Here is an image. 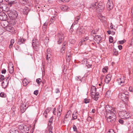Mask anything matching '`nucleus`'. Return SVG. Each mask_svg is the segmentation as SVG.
Here are the masks:
<instances>
[{"label": "nucleus", "mask_w": 133, "mask_h": 133, "mask_svg": "<svg viewBox=\"0 0 133 133\" xmlns=\"http://www.w3.org/2000/svg\"><path fill=\"white\" fill-rule=\"evenodd\" d=\"M6 30L8 31L13 33H14L15 31L14 28L12 26L9 25L7 26Z\"/></svg>", "instance_id": "14"}, {"label": "nucleus", "mask_w": 133, "mask_h": 133, "mask_svg": "<svg viewBox=\"0 0 133 133\" xmlns=\"http://www.w3.org/2000/svg\"><path fill=\"white\" fill-rule=\"evenodd\" d=\"M4 76L3 75H0V81H1L4 80Z\"/></svg>", "instance_id": "46"}, {"label": "nucleus", "mask_w": 133, "mask_h": 133, "mask_svg": "<svg viewBox=\"0 0 133 133\" xmlns=\"http://www.w3.org/2000/svg\"><path fill=\"white\" fill-rule=\"evenodd\" d=\"M49 38L48 37H46L44 40V41L45 43H47L48 42Z\"/></svg>", "instance_id": "50"}, {"label": "nucleus", "mask_w": 133, "mask_h": 133, "mask_svg": "<svg viewBox=\"0 0 133 133\" xmlns=\"http://www.w3.org/2000/svg\"><path fill=\"white\" fill-rule=\"evenodd\" d=\"M9 2L8 3V5L9 7H11L12 5L17 3L16 0H9Z\"/></svg>", "instance_id": "19"}, {"label": "nucleus", "mask_w": 133, "mask_h": 133, "mask_svg": "<svg viewBox=\"0 0 133 133\" xmlns=\"http://www.w3.org/2000/svg\"><path fill=\"white\" fill-rule=\"evenodd\" d=\"M67 7L65 6H62L61 7V9L63 11H65L67 10Z\"/></svg>", "instance_id": "40"}, {"label": "nucleus", "mask_w": 133, "mask_h": 133, "mask_svg": "<svg viewBox=\"0 0 133 133\" xmlns=\"http://www.w3.org/2000/svg\"><path fill=\"white\" fill-rule=\"evenodd\" d=\"M24 126H23L22 125H20L19 126L18 129L19 130H20L21 132H23V128Z\"/></svg>", "instance_id": "36"}, {"label": "nucleus", "mask_w": 133, "mask_h": 133, "mask_svg": "<svg viewBox=\"0 0 133 133\" xmlns=\"http://www.w3.org/2000/svg\"><path fill=\"white\" fill-rule=\"evenodd\" d=\"M54 119V117L53 116L51 117L49 119V122L50 123H52V121L53 120V119Z\"/></svg>", "instance_id": "48"}, {"label": "nucleus", "mask_w": 133, "mask_h": 133, "mask_svg": "<svg viewBox=\"0 0 133 133\" xmlns=\"http://www.w3.org/2000/svg\"><path fill=\"white\" fill-rule=\"evenodd\" d=\"M38 93V91L37 90L35 91L34 92V94L36 95H37Z\"/></svg>", "instance_id": "57"}, {"label": "nucleus", "mask_w": 133, "mask_h": 133, "mask_svg": "<svg viewBox=\"0 0 133 133\" xmlns=\"http://www.w3.org/2000/svg\"><path fill=\"white\" fill-rule=\"evenodd\" d=\"M125 40H122L121 41H119L118 42L120 44H123L125 43Z\"/></svg>", "instance_id": "51"}, {"label": "nucleus", "mask_w": 133, "mask_h": 133, "mask_svg": "<svg viewBox=\"0 0 133 133\" xmlns=\"http://www.w3.org/2000/svg\"><path fill=\"white\" fill-rule=\"evenodd\" d=\"M15 42V40L14 39H12L10 41V43L12 44H13Z\"/></svg>", "instance_id": "59"}, {"label": "nucleus", "mask_w": 133, "mask_h": 133, "mask_svg": "<svg viewBox=\"0 0 133 133\" xmlns=\"http://www.w3.org/2000/svg\"><path fill=\"white\" fill-rule=\"evenodd\" d=\"M25 41L24 39L23 38H20L18 41V44L20 45L24 43Z\"/></svg>", "instance_id": "23"}, {"label": "nucleus", "mask_w": 133, "mask_h": 133, "mask_svg": "<svg viewBox=\"0 0 133 133\" xmlns=\"http://www.w3.org/2000/svg\"><path fill=\"white\" fill-rule=\"evenodd\" d=\"M78 112L76 111L75 112H74L72 114V119H75L77 118L78 116Z\"/></svg>", "instance_id": "24"}, {"label": "nucleus", "mask_w": 133, "mask_h": 133, "mask_svg": "<svg viewBox=\"0 0 133 133\" xmlns=\"http://www.w3.org/2000/svg\"><path fill=\"white\" fill-rule=\"evenodd\" d=\"M85 32V30L82 27L78 28L76 31V34L79 35L84 34Z\"/></svg>", "instance_id": "9"}, {"label": "nucleus", "mask_w": 133, "mask_h": 133, "mask_svg": "<svg viewBox=\"0 0 133 133\" xmlns=\"http://www.w3.org/2000/svg\"><path fill=\"white\" fill-rule=\"evenodd\" d=\"M73 128L74 131H77V129L75 125H74L73 126Z\"/></svg>", "instance_id": "52"}, {"label": "nucleus", "mask_w": 133, "mask_h": 133, "mask_svg": "<svg viewBox=\"0 0 133 133\" xmlns=\"http://www.w3.org/2000/svg\"><path fill=\"white\" fill-rule=\"evenodd\" d=\"M96 88L94 86H92L91 87L90 91L91 92V95H92V94H94L95 93H96Z\"/></svg>", "instance_id": "21"}, {"label": "nucleus", "mask_w": 133, "mask_h": 133, "mask_svg": "<svg viewBox=\"0 0 133 133\" xmlns=\"http://www.w3.org/2000/svg\"><path fill=\"white\" fill-rule=\"evenodd\" d=\"M123 93L125 94V96H128L129 94V93L127 91L125 92H123Z\"/></svg>", "instance_id": "61"}, {"label": "nucleus", "mask_w": 133, "mask_h": 133, "mask_svg": "<svg viewBox=\"0 0 133 133\" xmlns=\"http://www.w3.org/2000/svg\"><path fill=\"white\" fill-rule=\"evenodd\" d=\"M94 39L98 43L101 40V37L100 36H95L94 38Z\"/></svg>", "instance_id": "20"}, {"label": "nucleus", "mask_w": 133, "mask_h": 133, "mask_svg": "<svg viewBox=\"0 0 133 133\" xmlns=\"http://www.w3.org/2000/svg\"><path fill=\"white\" fill-rule=\"evenodd\" d=\"M28 1V0H20V3L22 4H25Z\"/></svg>", "instance_id": "33"}, {"label": "nucleus", "mask_w": 133, "mask_h": 133, "mask_svg": "<svg viewBox=\"0 0 133 133\" xmlns=\"http://www.w3.org/2000/svg\"><path fill=\"white\" fill-rule=\"evenodd\" d=\"M9 72L10 74H12L14 71V66L12 64L10 63L9 64Z\"/></svg>", "instance_id": "18"}, {"label": "nucleus", "mask_w": 133, "mask_h": 133, "mask_svg": "<svg viewBox=\"0 0 133 133\" xmlns=\"http://www.w3.org/2000/svg\"><path fill=\"white\" fill-rule=\"evenodd\" d=\"M110 95V92L109 91H107L106 93L105 96L107 97H109Z\"/></svg>", "instance_id": "45"}, {"label": "nucleus", "mask_w": 133, "mask_h": 133, "mask_svg": "<svg viewBox=\"0 0 133 133\" xmlns=\"http://www.w3.org/2000/svg\"><path fill=\"white\" fill-rule=\"evenodd\" d=\"M24 14H26L28 13V8L27 7H25L22 8Z\"/></svg>", "instance_id": "29"}, {"label": "nucleus", "mask_w": 133, "mask_h": 133, "mask_svg": "<svg viewBox=\"0 0 133 133\" xmlns=\"http://www.w3.org/2000/svg\"><path fill=\"white\" fill-rule=\"evenodd\" d=\"M90 101V99H85L84 100V102L85 103H89Z\"/></svg>", "instance_id": "41"}, {"label": "nucleus", "mask_w": 133, "mask_h": 133, "mask_svg": "<svg viewBox=\"0 0 133 133\" xmlns=\"http://www.w3.org/2000/svg\"><path fill=\"white\" fill-rule=\"evenodd\" d=\"M109 41L111 43H112L113 42V37H109Z\"/></svg>", "instance_id": "53"}, {"label": "nucleus", "mask_w": 133, "mask_h": 133, "mask_svg": "<svg viewBox=\"0 0 133 133\" xmlns=\"http://www.w3.org/2000/svg\"><path fill=\"white\" fill-rule=\"evenodd\" d=\"M41 81V79L40 78H38L36 79V81L38 85H40Z\"/></svg>", "instance_id": "38"}, {"label": "nucleus", "mask_w": 133, "mask_h": 133, "mask_svg": "<svg viewBox=\"0 0 133 133\" xmlns=\"http://www.w3.org/2000/svg\"><path fill=\"white\" fill-rule=\"evenodd\" d=\"M119 97L123 101L127 100L128 98V96H125L123 92H122L119 94Z\"/></svg>", "instance_id": "8"}, {"label": "nucleus", "mask_w": 133, "mask_h": 133, "mask_svg": "<svg viewBox=\"0 0 133 133\" xmlns=\"http://www.w3.org/2000/svg\"><path fill=\"white\" fill-rule=\"evenodd\" d=\"M111 75L110 74H108L106 76L104 81L105 83H108L111 80Z\"/></svg>", "instance_id": "15"}, {"label": "nucleus", "mask_w": 133, "mask_h": 133, "mask_svg": "<svg viewBox=\"0 0 133 133\" xmlns=\"http://www.w3.org/2000/svg\"><path fill=\"white\" fill-rule=\"evenodd\" d=\"M8 15L9 18L12 19H15L18 16L17 12L15 10H10L8 11Z\"/></svg>", "instance_id": "2"}, {"label": "nucleus", "mask_w": 133, "mask_h": 133, "mask_svg": "<svg viewBox=\"0 0 133 133\" xmlns=\"http://www.w3.org/2000/svg\"><path fill=\"white\" fill-rule=\"evenodd\" d=\"M28 107V106L26 107V104H21L20 106V110L21 112L22 113L24 112Z\"/></svg>", "instance_id": "13"}, {"label": "nucleus", "mask_w": 133, "mask_h": 133, "mask_svg": "<svg viewBox=\"0 0 133 133\" xmlns=\"http://www.w3.org/2000/svg\"><path fill=\"white\" fill-rule=\"evenodd\" d=\"M99 18L102 22H103L105 20V17L101 15H100L99 16Z\"/></svg>", "instance_id": "30"}, {"label": "nucleus", "mask_w": 133, "mask_h": 133, "mask_svg": "<svg viewBox=\"0 0 133 133\" xmlns=\"http://www.w3.org/2000/svg\"><path fill=\"white\" fill-rule=\"evenodd\" d=\"M47 128L49 130H52V127L51 126H48Z\"/></svg>", "instance_id": "55"}, {"label": "nucleus", "mask_w": 133, "mask_h": 133, "mask_svg": "<svg viewBox=\"0 0 133 133\" xmlns=\"http://www.w3.org/2000/svg\"><path fill=\"white\" fill-rule=\"evenodd\" d=\"M9 133H19L18 130L15 128H12L9 130Z\"/></svg>", "instance_id": "22"}, {"label": "nucleus", "mask_w": 133, "mask_h": 133, "mask_svg": "<svg viewBox=\"0 0 133 133\" xmlns=\"http://www.w3.org/2000/svg\"><path fill=\"white\" fill-rule=\"evenodd\" d=\"M118 114L121 118L123 119H126L130 116L129 113L125 111H120L119 112Z\"/></svg>", "instance_id": "3"}, {"label": "nucleus", "mask_w": 133, "mask_h": 133, "mask_svg": "<svg viewBox=\"0 0 133 133\" xmlns=\"http://www.w3.org/2000/svg\"><path fill=\"white\" fill-rule=\"evenodd\" d=\"M126 79V78L124 76H123L121 78L118 79L117 81L118 84L122 86L124 85Z\"/></svg>", "instance_id": "6"}, {"label": "nucleus", "mask_w": 133, "mask_h": 133, "mask_svg": "<svg viewBox=\"0 0 133 133\" xmlns=\"http://www.w3.org/2000/svg\"><path fill=\"white\" fill-rule=\"evenodd\" d=\"M105 109L107 112L111 111V112L113 111L115 112V111H116L115 109L114 108H112L109 105H106Z\"/></svg>", "instance_id": "10"}, {"label": "nucleus", "mask_w": 133, "mask_h": 133, "mask_svg": "<svg viewBox=\"0 0 133 133\" xmlns=\"http://www.w3.org/2000/svg\"><path fill=\"white\" fill-rule=\"evenodd\" d=\"M23 84L24 86H26L29 83V81L26 79H24L22 81Z\"/></svg>", "instance_id": "25"}, {"label": "nucleus", "mask_w": 133, "mask_h": 133, "mask_svg": "<svg viewBox=\"0 0 133 133\" xmlns=\"http://www.w3.org/2000/svg\"><path fill=\"white\" fill-rule=\"evenodd\" d=\"M66 59L67 61H70V55H66Z\"/></svg>", "instance_id": "43"}, {"label": "nucleus", "mask_w": 133, "mask_h": 133, "mask_svg": "<svg viewBox=\"0 0 133 133\" xmlns=\"http://www.w3.org/2000/svg\"><path fill=\"white\" fill-rule=\"evenodd\" d=\"M84 61L85 62H86L85 64H87L86 65L87 66L88 68H89L91 67L92 65L91 64H88V63L87 62L88 60H87V59H84Z\"/></svg>", "instance_id": "35"}, {"label": "nucleus", "mask_w": 133, "mask_h": 133, "mask_svg": "<svg viewBox=\"0 0 133 133\" xmlns=\"http://www.w3.org/2000/svg\"><path fill=\"white\" fill-rule=\"evenodd\" d=\"M23 132L25 131L26 132V133H28V132H26L29 131L30 129V128L29 127H27L26 126H24V128H23Z\"/></svg>", "instance_id": "32"}, {"label": "nucleus", "mask_w": 133, "mask_h": 133, "mask_svg": "<svg viewBox=\"0 0 133 133\" xmlns=\"http://www.w3.org/2000/svg\"><path fill=\"white\" fill-rule=\"evenodd\" d=\"M10 7L7 6L6 4L2 3L0 4V10L2 11H8L9 10Z\"/></svg>", "instance_id": "5"}, {"label": "nucleus", "mask_w": 133, "mask_h": 133, "mask_svg": "<svg viewBox=\"0 0 133 133\" xmlns=\"http://www.w3.org/2000/svg\"><path fill=\"white\" fill-rule=\"evenodd\" d=\"M104 4L101 2H99L98 3L97 7L98 9H100V10H102L104 9L105 7Z\"/></svg>", "instance_id": "17"}, {"label": "nucleus", "mask_w": 133, "mask_h": 133, "mask_svg": "<svg viewBox=\"0 0 133 133\" xmlns=\"http://www.w3.org/2000/svg\"><path fill=\"white\" fill-rule=\"evenodd\" d=\"M119 122L121 124H123V121L121 119H119Z\"/></svg>", "instance_id": "60"}, {"label": "nucleus", "mask_w": 133, "mask_h": 133, "mask_svg": "<svg viewBox=\"0 0 133 133\" xmlns=\"http://www.w3.org/2000/svg\"><path fill=\"white\" fill-rule=\"evenodd\" d=\"M51 56V54H49V53H48V54H47V55L46 56V59L47 60H49V58H50V56Z\"/></svg>", "instance_id": "49"}, {"label": "nucleus", "mask_w": 133, "mask_h": 133, "mask_svg": "<svg viewBox=\"0 0 133 133\" xmlns=\"http://www.w3.org/2000/svg\"><path fill=\"white\" fill-rule=\"evenodd\" d=\"M6 71L5 70H2V74H5L6 72Z\"/></svg>", "instance_id": "64"}, {"label": "nucleus", "mask_w": 133, "mask_h": 133, "mask_svg": "<svg viewBox=\"0 0 133 133\" xmlns=\"http://www.w3.org/2000/svg\"><path fill=\"white\" fill-rule=\"evenodd\" d=\"M55 92L56 93H58L60 91L58 89L56 88L55 89Z\"/></svg>", "instance_id": "56"}, {"label": "nucleus", "mask_w": 133, "mask_h": 133, "mask_svg": "<svg viewBox=\"0 0 133 133\" xmlns=\"http://www.w3.org/2000/svg\"><path fill=\"white\" fill-rule=\"evenodd\" d=\"M97 31L95 32V31L94 30H92L91 32V34H96Z\"/></svg>", "instance_id": "54"}, {"label": "nucleus", "mask_w": 133, "mask_h": 133, "mask_svg": "<svg viewBox=\"0 0 133 133\" xmlns=\"http://www.w3.org/2000/svg\"><path fill=\"white\" fill-rule=\"evenodd\" d=\"M2 86L3 88H5L8 84V82L6 81L5 82L3 81L2 83Z\"/></svg>", "instance_id": "28"}, {"label": "nucleus", "mask_w": 133, "mask_h": 133, "mask_svg": "<svg viewBox=\"0 0 133 133\" xmlns=\"http://www.w3.org/2000/svg\"><path fill=\"white\" fill-rule=\"evenodd\" d=\"M57 115L58 116H59L61 115L62 111L61 108L58 107L57 109Z\"/></svg>", "instance_id": "27"}, {"label": "nucleus", "mask_w": 133, "mask_h": 133, "mask_svg": "<svg viewBox=\"0 0 133 133\" xmlns=\"http://www.w3.org/2000/svg\"><path fill=\"white\" fill-rule=\"evenodd\" d=\"M45 111L48 113L50 111L49 109V108H47Z\"/></svg>", "instance_id": "63"}, {"label": "nucleus", "mask_w": 133, "mask_h": 133, "mask_svg": "<svg viewBox=\"0 0 133 133\" xmlns=\"http://www.w3.org/2000/svg\"><path fill=\"white\" fill-rule=\"evenodd\" d=\"M53 110H54L53 111V113L55 115H56V108H54V109H53Z\"/></svg>", "instance_id": "58"}, {"label": "nucleus", "mask_w": 133, "mask_h": 133, "mask_svg": "<svg viewBox=\"0 0 133 133\" xmlns=\"http://www.w3.org/2000/svg\"><path fill=\"white\" fill-rule=\"evenodd\" d=\"M80 18L79 16H77L75 18V22L73 24L75 25L77 24L78 22V21L79 19Z\"/></svg>", "instance_id": "31"}, {"label": "nucleus", "mask_w": 133, "mask_h": 133, "mask_svg": "<svg viewBox=\"0 0 133 133\" xmlns=\"http://www.w3.org/2000/svg\"><path fill=\"white\" fill-rule=\"evenodd\" d=\"M108 68L107 66H105L102 69V71L103 73H105L107 72Z\"/></svg>", "instance_id": "39"}, {"label": "nucleus", "mask_w": 133, "mask_h": 133, "mask_svg": "<svg viewBox=\"0 0 133 133\" xmlns=\"http://www.w3.org/2000/svg\"><path fill=\"white\" fill-rule=\"evenodd\" d=\"M39 43L37 40L34 39L32 40V45L35 51H38L39 50Z\"/></svg>", "instance_id": "4"}, {"label": "nucleus", "mask_w": 133, "mask_h": 133, "mask_svg": "<svg viewBox=\"0 0 133 133\" xmlns=\"http://www.w3.org/2000/svg\"><path fill=\"white\" fill-rule=\"evenodd\" d=\"M65 44H64L63 43L62 47L61 49V52L62 53H63L64 52V50L65 49Z\"/></svg>", "instance_id": "34"}, {"label": "nucleus", "mask_w": 133, "mask_h": 133, "mask_svg": "<svg viewBox=\"0 0 133 133\" xmlns=\"http://www.w3.org/2000/svg\"><path fill=\"white\" fill-rule=\"evenodd\" d=\"M116 111L115 112L113 111L107 112L105 117L107 122L110 124L114 125L115 123L116 119Z\"/></svg>", "instance_id": "1"}, {"label": "nucleus", "mask_w": 133, "mask_h": 133, "mask_svg": "<svg viewBox=\"0 0 133 133\" xmlns=\"http://www.w3.org/2000/svg\"><path fill=\"white\" fill-rule=\"evenodd\" d=\"M91 95L92 98L96 101L98 100L99 96V93L98 92H96V93L94 94H92Z\"/></svg>", "instance_id": "16"}, {"label": "nucleus", "mask_w": 133, "mask_h": 133, "mask_svg": "<svg viewBox=\"0 0 133 133\" xmlns=\"http://www.w3.org/2000/svg\"><path fill=\"white\" fill-rule=\"evenodd\" d=\"M119 49L120 50H121L122 49V46L121 45H119L118 46Z\"/></svg>", "instance_id": "62"}, {"label": "nucleus", "mask_w": 133, "mask_h": 133, "mask_svg": "<svg viewBox=\"0 0 133 133\" xmlns=\"http://www.w3.org/2000/svg\"><path fill=\"white\" fill-rule=\"evenodd\" d=\"M113 51L114 52V54L116 56H117L118 55V52L116 51V50L115 49H113Z\"/></svg>", "instance_id": "42"}, {"label": "nucleus", "mask_w": 133, "mask_h": 133, "mask_svg": "<svg viewBox=\"0 0 133 133\" xmlns=\"http://www.w3.org/2000/svg\"><path fill=\"white\" fill-rule=\"evenodd\" d=\"M108 133H115V132L113 129H110L109 130Z\"/></svg>", "instance_id": "47"}, {"label": "nucleus", "mask_w": 133, "mask_h": 133, "mask_svg": "<svg viewBox=\"0 0 133 133\" xmlns=\"http://www.w3.org/2000/svg\"><path fill=\"white\" fill-rule=\"evenodd\" d=\"M57 17L56 16H52L51 18L50 19V21L51 22H53L56 19Z\"/></svg>", "instance_id": "37"}, {"label": "nucleus", "mask_w": 133, "mask_h": 133, "mask_svg": "<svg viewBox=\"0 0 133 133\" xmlns=\"http://www.w3.org/2000/svg\"><path fill=\"white\" fill-rule=\"evenodd\" d=\"M107 7L108 10L112 9L113 7V4L111 1L108 0L107 4Z\"/></svg>", "instance_id": "11"}, {"label": "nucleus", "mask_w": 133, "mask_h": 133, "mask_svg": "<svg viewBox=\"0 0 133 133\" xmlns=\"http://www.w3.org/2000/svg\"><path fill=\"white\" fill-rule=\"evenodd\" d=\"M98 3H96L93 4L91 5L90 8H92V9H98L97 7Z\"/></svg>", "instance_id": "26"}, {"label": "nucleus", "mask_w": 133, "mask_h": 133, "mask_svg": "<svg viewBox=\"0 0 133 133\" xmlns=\"http://www.w3.org/2000/svg\"><path fill=\"white\" fill-rule=\"evenodd\" d=\"M63 35L62 34L58 33L57 34V37L58 40L57 42L58 44H60L61 43L62 39L63 37Z\"/></svg>", "instance_id": "12"}, {"label": "nucleus", "mask_w": 133, "mask_h": 133, "mask_svg": "<svg viewBox=\"0 0 133 133\" xmlns=\"http://www.w3.org/2000/svg\"><path fill=\"white\" fill-rule=\"evenodd\" d=\"M0 97H6V95L4 92H1L0 94Z\"/></svg>", "instance_id": "44"}, {"label": "nucleus", "mask_w": 133, "mask_h": 133, "mask_svg": "<svg viewBox=\"0 0 133 133\" xmlns=\"http://www.w3.org/2000/svg\"><path fill=\"white\" fill-rule=\"evenodd\" d=\"M71 111L69 110L68 111L65 117L64 118V120L63 122L64 123H66L71 117Z\"/></svg>", "instance_id": "7"}]
</instances>
